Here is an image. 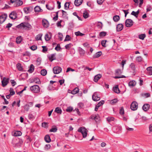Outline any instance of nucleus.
<instances>
[{
	"mask_svg": "<svg viewBox=\"0 0 152 152\" xmlns=\"http://www.w3.org/2000/svg\"><path fill=\"white\" fill-rule=\"evenodd\" d=\"M104 103V101L103 100H102L99 102L97 104L98 106L99 107L101 105L103 104Z\"/></svg>",
	"mask_w": 152,
	"mask_h": 152,
	"instance_id": "338daca9",
	"label": "nucleus"
},
{
	"mask_svg": "<svg viewBox=\"0 0 152 152\" xmlns=\"http://www.w3.org/2000/svg\"><path fill=\"white\" fill-rule=\"evenodd\" d=\"M78 131L82 133L83 138L86 137L87 135V130L86 129L84 128L81 127L78 129Z\"/></svg>",
	"mask_w": 152,
	"mask_h": 152,
	"instance_id": "39448f33",
	"label": "nucleus"
},
{
	"mask_svg": "<svg viewBox=\"0 0 152 152\" xmlns=\"http://www.w3.org/2000/svg\"><path fill=\"white\" fill-rule=\"evenodd\" d=\"M133 21L131 19H127L126 20L125 26L126 27H130L133 25Z\"/></svg>",
	"mask_w": 152,
	"mask_h": 152,
	"instance_id": "6e6552de",
	"label": "nucleus"
},
{
	"mask_svg": "<svg viewBox=\"0 0 152 152\" xmlns=\"http://www.w3.org/2000/svg\"><path fill=\"white\" fill-rule=\"evenodd\" d=\"M44 140L47 143H49L51 141L50 136L48 134L45 136L44 137Z\"/></svg>",
	"mask_w": 152,
	"mask_h": 152,
	"instance_id": "6ab92c4d",
	"label": "nucleus"
},
{
	"mask_svg": "<svg viewBox=\"0 0 152 152\" xmlns=\"http://www.w3.org/2000/svg\"><path fill=\"white\" fill-rule=\"evenodd\" d=\"M29 105L28 104H26L24 107V109L25 110L28 111L29 109Z\"/></svg>",
	"mask_w": 152,
	"mask_h": 152,
	"instance_id": "603ef678",
	"label": "nucleus"
},
{
	"mask_svg": "<svg viewBox=\"0 0 152 152\" xmlns=\"http://www.w3.org/2000/svg\"><path fill=\"white\" fill-rule=\"evenodd\" d=\"M120 92V91L118 88V86L115 85V93L117 94H119Z\"/></svg>",
	"mask_w": 152,
	"mask_h": 152,
	"instance_id": "bb28decb",
	"label": "nucleus"
},
{
	"mask_svg": "<svg viewBox=\"0 0 152 152\" xmlns=\"http://www.w3.org/2000/svg\"><path fill=\"white\" fill-rule=\"evenodd\" d=\"M62 12V16L63 17L65 18L67 20L68 19V17L67 16V14L66 13V12L63 10H61Z\"/></svg>",
	"mask_w": 152,
	"mask_h": 152,
	"instance_id": "2f4dec72",
	"label": "nucleus"
},
{
	"mask_svg": "<svg viewBox=\"0 0 152 152\" xmlns=\"http://www.w3.org/2000/svg\"><path fill=\"white\" fill-rule=\"evenodd\" d=\"M9 78L4 77L1 81L2 86L3 87H4L6 86L9 83Z\"/></svg>",
	"mask_w": 152,
	"mask_h": 152,
	"instance_id": "9d476101",
	"label": "nucleus"
},
{
	"mask_svg": "<svg viewBox=\"0 0 152 152\" xmlns=\"http://www.w3.org/2000/svg\"><path fill=\"white\" fill-rule=\"evenodd\" d=\"M123 69H117L115 70V75L117 76H115V79H118L120 78H125L126 77L123 75H120L123 72Z\"/></svg>",
	"mask_w": 152,
	"mask_h": 152,
	"instance_id": "f03ea898",
	"label": "nucleus"
},
{
	"mask_svg": "<svg viewBox=\"0 0 152 152\" xmlns=\"http://www.w3.org/2000/svg\"><path fill=\"white\" fill-rule=\"evenodd\" d=\"M102 54V52L101 51H99L94 55L93 56V57L94 58H96L99 57Z\"/></svg>",
	"mask_w": 152,
	"mask_h": 152,
	"instance_id": "393cba45",
	"label": "nucleus"
},
{
	"mask_svg": "<svg viewBox=\"0 0 152 152\" xmlns=\"http://www.w3.org/2000/svg\"><path fill=\"white\" fill-rule=\"evenodd\" d=\"M70 4L69 2H66L64 4V9L65 10H68L69 8Z\"/></svg>",
	"mask_w": 152,
	"mask_h": 152,
	"instance_id": "de8ad7c7",
	"label": "nucleus"
},
{
	"mask_svg": "<svg viewBox=\"0 0 152 152\" xmlns=\"http://www.w3.org/2000/svg\"><path fill=\"white\" fill-rule=\"evenodd\" d=\"M130 67L134 71L135 69V66L134 64L132 63L130 65Z\"/></svg>",
	"mask_w": 152,
	"mask_h": 152,
	"instance_id": "6e6d98bb",
	"label": "nucleus"
},
{
	"mask_svg": "<svg viewBox=\"0 0 152 152\" xmlns=\"http://www.w3.org/2000/svg\"><path fill=\"white\" fill-rule=\"evenodd\" d=\"M71 37L68 35H67L66 36V38L64 40V41H69L71 39Z\"/></svg>",
	"mask_w": 152,
	"mask_h": 152,
	"instance_id": "5fc2aeb1",
	"label": "nucleus"
},
{
	"mask_svg": "<svg viewBox=\"0 0 152 152\" xmlns=\"http://www.w3.org/2000/svg\"><path fill=\"white\" fill-rule=\"evenodd\" d=\"M9 91L10 92V95H11V96H12L15 94V92L13 90V89L12 88H10Z\"/></svg>",
	"mask_w": 152,
	"mask_h": 152,
	"instance_id": "8fccbe9b",
	"label": "nucleus"
},
{
	"mask_svg": "<svg viewBox=\"0 0 152 152\" xmlns=\"http://www.w3.org/2000/svg\"><path fill=\"white\" fill-rule=\"evenodd\" d=\"M124 113V110L123 107H121L119 110V114L121 115H123Z\"/></svg>",
	"mask_w": 152,
	"mask_h": 152,
	"instance_id": "ea45409f",
	"label": "nucleus"
},
{
	"mask_svg": "<svg viewBox=\"0 0 152 152\" xmlns=\"http://www.w3.org/2000/svg\"><path fill=\"white\" fill-rule=\"evenodd\" d=\"M47 73V71L46 70L43 69L41 70V74L43 76L45 75Z\"/></svg>",
	"mask_w": 152,
	"mask_h": 152,
	"instance_id": "79ce46f5",
	"label": "nucleus"
},
{
	"mask_svg": "<svg viewBox=\"0 0 152 152\" xmlns=\"http://www.w3.org/2000/svg\"><path fill=\"white\" fill-rule=\"evenodd\" d=\"M61 68L60 67L56 66L53 67V72L54 74H58L61 72Z\"/></svg>",
	"mask_w": 152,
	"mask_h": 152,
	"instance_id": "1a4fd4ad",
	"label": "nucleus"
},
{
	"mask_svg": "<svg viewBox=\"0 0 152 152\" xmlns=\"http://www.w3.org/2000/svg\"><path fill=\"white\" fill-rule=\"evenodd\" d=\"M42 36V34H39L37 35L35 37L36 40H39L41 39V37Z\"/></svg>",
	"mask_w": 152,
	"mask_h": 152,
	"instance_id": "58836bf2",
	"label": "nucleus"
},
{
	"mask_svg": "<svg viewBox=\"0 0 152 152\" xmlns=\"http://www.w3.org/2000/svg\"><path fill=\"white\" fill-rule=\"evenodd\" d=\"M150 107V105L148 104H145L143 107L142 109L144 111H147L149 108Z\"/></svg>",
	"mask_w": 152,
	"mask_h": 152,
	"instance_id": "aec40b11",
	"label": "nucleus"
},
{
	"mask_svg": "<svg viewBox=\"0 0 152 152\" xmlns=\"http://www.w3.org/2000/svg\"><path fill=\"white\" fill-rule=\"evenodd\" d=\"M101 75L100 74L96 75L94 78V81L95 82H97L98 80L101 77Z\"/></svg>",
	"mask_w": 152,
	"mask_h": 152,
	"instance_id": "5701e85b",
	"label": "nucleus"
},
{
	"mask_svg": "<svg viewBox=\"0 0 152 152\" xmlns=\"http://www.w3.org/2000/svg\"><path fill=\"white\" fill-rule=\"evenodd\" d=\"M34 82L38 84H39L40 83L39 79L37 77L34 78Z\"/></svg>",
	"mask_w": 152,
	"mask_h": 152,
	"instance_id": "49530a36",
	"label": "nucleus"
},
{
	"mask_svg": "<svg viewBox=\"0 0 152 152\" xmlns=\"http://www.w3.org/2000/svg\"><path fill=\"white\" fill-rule=\"evenodd\" d=\"M75 34L77 36H83L84 35V34L81 33L80 31H78L75 32Z\"/></svg>",
	"mask_w": 152,
	"mask_h": 152,
	"instance_id": "a18cd8bd",
	"label": "nucleus"
},
{
	"mask_svg": "<svg viewBox=\"0 0 152 152\" xmlns=\"http://www.w3.org/2000/svg\"><path fill=\"white\" fill-rule=\"evenodd\" d=\"M16 67L17 69L20 71H22L23 70V68L21 66V65L20 63H18L16 65Z\"/></svg>",
	"mask_w": 152,
	"mask_h": 152,
	"instance_id": "c756f323",
	"label": "nucleus"
},
{
	"mask_svg": "<svg viewBox=\"0 0 152 152\" xmlns=\"http://www.w3.org/2000/svg\"><path fill=\"white\" fill-rule=\"evenodd\" d=\"M58 37H59V39H60V41H61L62 40L63 35L61 33H60V32H59L58 33Z\"/></svg>",
	"mask_w": 152,
	"mask_h": 152,
	"instance_id": "680f3d73",
	"label": "nucleus"
},
{
	"mask_svg": "<svg viewBox=\"0 0 152 152\" xmlns=\"http://www.w3.org/2000/svg\"><path fill=\"white\" fill-rule=\"evenodd\" d=\"M10 82L12 86H14L16 84V83L14 80H11L10 81Z\"/></svg>",
	"mask_w": 152,
	"mask_h": 152,
	"instance_id": "e2e57ef3",
	"label": "nucleus"
},
{
	"mask_svg": "<svg viewBox=\"0 0 152 152\" xmlns=\"http://www.w3.org/2000/svg\"><path fill=\"white\" fill-rule=\"evenodd\" d=\"M74 23H73V21H71L69 23V26L71 28H73V27L74 26Z\"/></svg>",
	"mask_w": 152,
	"mask_h": 152,
	"instance_id": "0e129e2a",
	"label": "nucleus"
},
{
	"mask_svg": "<svg viewBox=\"0 0 152 152\" xmlns=\"http://www.w3.org/2000/svg\"><path fill=\"white\" fill-rule=\"evenodd\" d=\"M22 134L21 132L19 131H17L14 133V136H20Z\"/></svg>",
	"mask_w": 152,
	"mask_h": 152,
	"instance_id": "a19ab883",
	"label": "nucleus"
},
{
	"mask_svg": "<svg viewBox=\"0 0 152 152\" xmlns=\"http://www.w3.org/2000/svg\"><path fill=\"white\" fill-rule=\"evenodd\" d=\"M145 37L146 35L145 34H142L139 35V38L140 39L143 40Z\"/></svg>",
	"mask_w": 152,
	"mask_h": 152,
	"instance_id": "c03bdc74",
	"label": "nucleus"
},
{
	"mask_svg": "<svg viewBox=\"0 0 152 152\" xmlns=\"http://www.w3.org/2000/svg\"><path fill=\"white\" fill-rule=\"evenodd\" d=\"M142 96L146 98H147L150 97V94L149 93H146L143 94Z\"/></svg>",
	"mask_w": 152,
	"mask_h": 152,
	"instance_id": "69168bd1",
	"label": "nucleus"
},
{
	"mask_svg": "<svg viewBox=\"0 0 152 152\" xmlns=\"http://www.w3.org/2000/svg\"><path fill=\"white\" fill-rule=\"evenodd\" d=\"M79 89L77 88H75L71 91V94H75L78 93Z\"/></svg>",
	"mask_w": 152,
	"mask_h": 152,
	"instance_id": "cd10ccee",
	"label": "nucleus"
},
{
	"mask_svg": "<svg viewBox=\"0 0 152 152\" xmlns=\"http://www.w3.org/2000/svg\"><path fill=\"white\" fill-rule=\"evenodd\" d=\"M61 48L59 44H58L57 46L55 48V50L57 51H59L60 50Z\"/></svg>",
	"mask_w": 152,
	"mask_h": 152,
	"instance_id": "13d9d810",
	"label": "nucleus"
},
{
	"mask_svg": "<svg viewBox=\"0 0 152 152\" xmlns=\"http://www.w3.org/2000/svg\"><path fill=\"white\" fill-rule=\"evenodd\" d=\"M115 132L117 133H119L121 131V126L117 125L115 126Z\"/></svg>",
	"mask_w": 152,
	"mask_h": 152,
	"instance_id": "f8f14e48",
	"label": "nucleus"
},
{
	"mask_svg": "<svg viewBox=\"0 0 152 152\" xmlns=\"http://www.w3.org/2000/svg\"><path fill=\"white\" fill-rule=\"evenodd\" d=\"M107 120L110 124L112 125L113 124L114 118L113 117H108L107 118Z\"/></svg>",
	"mask_w": 152,
	"mask_h": 152,
	"instance_id": "a211bd4d",
	"label": "nucleus"
},
{
	"mask_svg": "<svg viewBox=\"0 0 152 152\" xmlns=\"http://www.w3.org/2000/svg\"><path fill=\"white\" fill-rule=\"evenodd\" d=\"M57 128L55 126L54 127H52V128L50 130L49 132H57Z\"/></svg>",
	"mask_w": 152,
	"mask_h": 152,
	"instance_id": "7c9ffc66",
	"label": "nucleus"
},
{
	"mask_svg": "<svg viewBox=\"0 0 152 152\" xmlns=\"http://www.w3.org/2000/svg\"><path fill=\"white\" fill-rule=\"evenodd\" d=\"M9 17L12 19H15L17 18L16 13L15 12L13 11L10 14Z\"/></svg>",
	"mask_w": 152,
	"mask_h": 152,
	"instance_id": "ddd939ff",
	"label": "nucleus"
},
{
	"mask_svg": "<svg viewBox=\"0 0 152 152\" xmlns=\"http://www.w3.org/2000/svg\"><path fill=\"white\" fill-rule=\"evenodd\" d=\"M90 118L94 120L96 123H99L100 120V117L99 115L93 114L91 115Z\"/></svg>",
	"mask_w": 152,
	"mask_h": 152,
	"instance_id": "20e7f679",
	"label": "nucleus"
},
{
	"mask_svg": "<svg viewBox=\"0 0 152 152\" xmlns=\"http://www.w3.org/2000/svg\"><path fill=\"white\" fill-rule=\"evenodd\" d=\"M138 107V104L135 101L133 102L130 105V108L133 111L136 110Z\"/></svg>",
	"mask_w": 152,
	"mask_h": 152,
	"instance_id": "423d86ee",
	"label": "nucleus"
},
{
	"mask_svg": "<svg viewBox=\"0 0 152 152\" xmlns=\"http://www.w3.org/2000/svg\"><path fill=\"white\" fill-rule=\"evenodd\" d=\"M56 53H54L48 56L49 59L50 61H52L53 60H56Z\"/></svg>",
	"mask_w": 152,
	"mask_h": 152,
	"instance_id": "f3484780",
	"label": "nucleus"
},
{
	"mask_svg": "<svg viewBox=\"0 0 152 152\" xmlns=\"http://www.w3.org/2000/svg\"><path fill=\"white\" fill-rule=\"evenodd\" d=\"M142 58L141 56H138L136 58V61L138 62L141 61H142Z\"/></svg>",
	"mask_w": 152,
	"mask_h": 152,
	"instance_id": "bf43d9fd",
	"label": "nucleus"
},
{
	"mask_svg": "<svg viewBox=\"0 0 152 152\" xmlns=\"http://www.w3.org/2000/svg\"><path fill=\"white\" fill-rule=\"evenodd\" d=\"M83 0H75L74 2L75 5L78 7L80 5L83 3Z\"/></svg>",
	"mask_w": 152,
	"mask_h": 152,
	"instance_id": "2eb2a0df",
	"label": "nucleus"
},
{
	"mask_svg": "<svg viewBox=\"0 0 152 152\" xmlns=\"http://www.w3.org/2000/svg\"><path fill=\"white\" fill-rule=\"evenodd\" d=\"M17 28L29 30L31 29L32 27L28 23L24 22L16 26Z\"/></svg>",
	"mask_w": 152,
	"mask_h": 152,
	"instance_id": "f257e3e1",
	"label": "nucleus"
},
{
	"mask_svg": "<svg viewBox=\"0 0 152 152\" xmlns=\"http://www.w3.org/2000/svg\"><path fill=\"white\" fill-rule=\"evenodd\" d=\"M72 46L71 43H69V44L66 45L65 47L66 49L69 50L71 47Z\"/></svg>",
	"mask_w": 152,
	"mask_h": 152,
	"instance_id": "09e8293b",
	"label": "nucleus"
},
{
	"mask_svg": "<svg viewBox=\"0 0 152 152\" xmlns=\"http://www.w3.org/2000/svg\"><path fill=\"white\" fill-rule=\"evenodd\" d=\"M55 112L58 114H61L62 112V110L60 108L57 107L56 108Z\"/></svg>",
	"mask_w": 152,
	"mask_h": 152,
	"instance_id": "473e14b6",
	"label": "nucleus"
},
{
	"mask_svg": "<svg viewBox=\"0 0 152 152\" xmlns=\"http://www.w3.org/2000/svg\"><path fill=\"white\" fill-rule=\"evenodd\" d=\"M7 14H4L0 16V23H2L5 20L7 17Z\"/></svg>",
	"mask_w": 152,
	"mask_h": 152,
	"instance_id": "9b49d317",
	"label": "nucleus"
},
{
	"mask_svg": "<svg viewBox=\"0 0 152 152\" xmlns=\"http://www.w3.org/2000/svg\"><path fill=\"white\" fill-rule=\"evenodd\" d=\"M50 35L49 36L48 34H46L45 37V40L47 41H48L50 39V36H51V34L50 33Z\"/></svg>",
	"mask_w": 152,
	"mask_h": 152,
	"instance_id": "f704fd0d",
	"label": "nucleus"
},
{
	"mask_svg": "<svg viewBox=\"0 0 152 152\" xmlns=\"http://www.w3.org/2000/svg\"><path fill=\"white\" fill-rule=\"evenodd\" d=\"M123 28V25L122 24H118L116 27V31H120Z\"/></svg>",
	"mask_w": 152,
	"mask_h": 152,
	"instance_id": "dca6fc26",
	"label": "nucleus"
},
{
	"mask_svg": "<svg viewBox=\"0 0 152 152\" xmlns=\"http://www.w3.org/2000/svg\"><path fill=\"white\" fill-rule=\"evenodd\" d=\"M146 70L148 71V75H152V67L150 66L147 68Z\"/></svg>",
	"mask_w": 152,
	"mask_h": 152,
	"instance_id": "a878e982",
	"label": "nucleus"
},
{
	"mask_svg": "<svg viewBox=\"0 0 152 152\" xmlns=\"http://www.w3.org/2000/svg\"><path fill=\"white\" fill-rule=\"evenodd\" d=\"M42 24L43 26L45 28H47L49 26L48 21L46 19H43L42 21Z\"/></svg>",
	"mask_w": 152,
	"mask_h": 152,
	"instance_id": "4468645a",
	"label": "nucleus"
},
{
	"mask_svg": "<svg viewBox=\"0 0 152 152\" xmlns=\"http://www.w3.org/2000/svg\"><path fill=\"white\" fill-rule=\"evenodd\" d=\"M107 32L105 31H102L99 33V36L100 37H103L106 36Z\"/></svg>",
	"mask_w": 152,
	"mask_h": 152,
	"instance_id": "c9c22d12",
	"label": "nucleus"
},
{
	"mask_svg": "<svg viewBox=\"0 0 152 152\" xmlns=\"http://www.w3.org/2000/svg\"><path fill=\"white\" fill-rule=\"evenodd\" d=\"M30 7H27L24 8L23 9V10L25 13L26 14H28L30 12Z\"/></svg>",
	"mask_w": 152,
	"mask_h": 152,
	"instance_id": "4c0bfd02",
	"label": "nucleus"
},
{
	"mask_svg": "<svg viewBox=\"0 0 152 152\" xmlns=\"http://www.w3.org/2000/svg\"><path fill=\"white\" fill-rule=\"evenodd\" d=\"M89 16V14L88 13L86 12H84L83 13V17L85 18H87Z\"/></svg>",
	"mask_w": 152,
	"mask_h": 152,
	"instance_id": "3c124183",
	"label": "nucleus"
},
{
	"mask_svg": "<svg viewBox=\"0 0 152 152\" xmlns=\"http://www.w3.org/2000/svg\"><path fill=\"white\" fill-rule=\"evenodd\" d=\"M128 84L129 86L133 87L136 85V83L134 81L132 80L129 82Z\"/></svg>",
	"mask_w": 152,
	"mask_h": 152,
	"instance_id": "b1692460",
	"label": "nucleus"
},
{
	"mask_svg": "<svg viewBox=\"0 0 152 152\" xmlns=\"http://www.w3.org/2000/svg\"><path fill=\"white\" fill-rule=\"evenodd\" d=\"M30 48L32 50H35L37 49V47L36 46L33 45L32 46L30 47Z\"/></svg>",
	"mask_w": 152,
	"mask_h": 152,
	"instance_id": "052dcab7",
	"label": "nucleus"
},
{
	"mask_svg": "<svg viewBox=\"0 0 152 152\" xmlns=\"http://www.w3.org/2000/svg\"><path fill=\"white\" fill-rule=\"evenodd\" d=\"M73 109V108L72 107H67L66 110V112L70 113L72 111Z\"/></svg>",
	"mask_w": 152,
	"mask_h": 152,
	"instance_id": "864d4df0",
	"label": "nucleus"
},
{
	"mask_svg": "<svg viewBox=\"0 0 152 152\" xmlns=\"http://www.w3.org/2000/svg\"><path fill=\"white\" fill-rule=\"evenodd\" d=\"M93 100L95 101H99L100 99V97L99 95V93L97 92H95L92 96Z\"/></svg>",
	"mask_w": 152,
	"mask_h": 152,
	"instance_id": "0eeeda50",
	"label": "nucleus"
},
{
	"mask_svg": "<svg viewBox=\"0 0 152 152\" xmlns=\"http://www.w3.org/2000/svg\"><path fill=\"white\" fill-rule=\"evenodd\" d=\"M22 41V39L21 36L18 37L16 39V42L18 44H19Z\"/></svg>",
	"mask_w": 152,
	"mask_h": 152,
	"instance_id": "c85d7f7f",
	"label": "nucleus"
},
{
	"mask_svg": "<svg viewBox=\"0 0 152 152\" xmlns=\"http://www.w3.org/2000/svg\"><path fill=\"white\" fill-rule=\"evenodd\" d=\"M120 19V18L118 15H115V22H117Z\"/></svg>",
	"mask_w": 152,
	"mask_h": 152,
	"instance_id": "4d7b16f0",
	"label": "nucleus"
},
{
	"mask_svg": "<svg viewBox=\"0 0 152 152\" xmlns=\"http://www.w3.org/2000/svg\"><path fill=\"white\" fill-rule=\"evenodd\" d=\"M106 41L104 40H102V41L101 42V44L102 45V46L104 47H105V44L106 42Z\"/></svg>",
	"mask_w": 152,
	"mask_h": 152,
	"instance_id": "774afa93",
	"label": "nucleus"
},
{
	"mask_svg": "<svg viewBox=\"0 0 152 152\" xmlns=\"http://www.w3.org/2000/svg\"><path fill=\"white\" fill-rule=\"evenodd\" d=\"M34 10L35 12H39L42 11V10L41 9L39 6H36L34 8Z\"/></svg>",
	"mask_w": 152,
	"mask_h": 152,
	"instance_id": "4be33fe9",
	"label": "nucleus"
},
{
	"mask_svg": "<svg viewBox=\"0 0 152 152\" xmlns=\"http://www.w3.org/2000/svg\"><path fill=\"white\" fill-rule=\"evenodd\" d=\"M81 55H83L85 53V51L81 48L79 47L78 49Z\"/></svg>",
	"mask_w": 152,
	"mask_h": 152,
	"instance_id": "e433bc0d",
	"label": "nucleus"
},
{
	"mask_svg": "<svg viewBox=\"0 0 152 152\" xmlns=\"http://www.w3.org/2000/svg\"><path fill=\"white\" fill-rule=\"evenodd\" d=\"M97 27L99 29H101L102 27V23L100 22H99L97 23Z\"/></svg>",
	"mask_w": 152,
	"mask_h": 152,
	"instance_id": "37998d69",
	"label": "nucleus"
},
{
	"mask_svg": "<svg viewBox=\"0 0 152 152\" xmlns=\"http://www.w3.org/2000/svg\"><path fill=\"white\" fill-rule=\"evenodd\" d=\"M30 89L33 92L35 93H37L40 91V88L39 86L37 85H35L31 86Z\"/></svg>",
	"mask_w": 152,
	"mask_h": 152,
	"instance_id": "7ed1b4c3",
	"label": "nucleus"
},
{
	"mask_svg": "<svg viewBox=\"0 0 152 152\" xmlns=\"http://www.w3.org/2000/svg\"><path fill=\"white\" fill-rule=\"evenodd\" d=\"M15 4H16L15 6H19L23 4V2L22 1L20 0H16L15 2Z\"/></svg>",
	"mask_w": 152,
	"mask_h": 152,
	"instance_id": "412c9836",
	"label": "nucleus"
},
{
	"mask_svg": "<svg viewBox=\"0 0 152 152\" xmlns=\"http://www.w3.org/2000/svg\"><path fill=\"white\" fill-rule=\"evenodd\" d=\"M34 69V67L33 64H31L30 67V69L28 70V71L30 73H32Z\"/></svg>",
	"mask_w": 152,
	"mask_h": 152,
	"instance_id": "72a5a7b5",
	"label": "nucleus"
}]
</instances>
